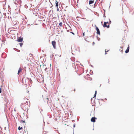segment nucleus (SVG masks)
<instances>
[{
	"label": "nucleus",
	"mask_w": 134,
	"mask_h": 134,
	"mask_svg": "<svg viewBox=\"0 0 134 134\" xmlns=\"http://www.w3.org/2000/svg\"><path fill=\"white\" fill-rule=\"evenodd\" d=\"M28 100L26 99H24L23 100V103L21 104L22 107L25 110L28 108L29 106V103L27 101Z\"/></svg>",
	"instance_id": "obj_1"
},
{
	"label": "nucleus",
	"mask_w": 134,
	"mask_h": 134,
	"mask_svg": "<svg viewBox=\"0 0 134 134\" xmlns=\"http://www.w3.org/2000/svg\"><path fill=\"white\" fill-rule=\"evenodd\" d=\"M95 26L96 27V29L97 31V34L100 35V33L98 28L96 26V25H95Z\"/></svg>",
	"instance_id": "obj_4"
},
{
	"label": "nucleus",
	"mask_w": 134,
	"mask_h": 134,
	"mask_svg": "<svg viewBox=\"0 0 134 134\" xmlns=\"http://www.w3.org/2000/svg\"><path fill=\"white\" fill-rule=\"evenodd\" d=\"M23 83L25 84V85H26L28 83V80L27 79H23Z\"/></svg>",
	"instance_id": "obj_3"
},
{
	"label": "nucleus",
	"mask_w": 134,
	"mask_h": 134,
	"mask_svg": "<svg viewBox=\"0 0 134 134\" xmlns=\"http://www.w3.org/2000/svg\"><path fill=\"white\" fill-rule=\"evenodd\" d=\"M127 49L128 50H129V45H128V47L127 48Z\"/></svg>",
	"instance_id": "obj_19"
},
{
	"label": "nucleus",
	"mask_w": 134,
	"mask_h": 134,
	"mask_svg": "<svg viewBox=\"0 0 134 134\" xmlns=\"http://www.w3.org/2000/svg\"><path fill=\"white\" fill-rule=\"evenodd\" d=\"M94 1L90 0L89 2V4L90 5L93 3Z\"/></svg>",
	"instance_id": "obj_9"
},
{
	"label": "nucleus",
	"mask_w": 134,
	"mask_h": 134,
	"mask_svg": "<svg viewBox=\"0 0 134 134\" xmlns=\"http://www.w3.org/2000/svg\"><path fill=\"white\" fill-rule=\"evenodd\" d=\"M129 50L127 49L126 51H125V52L126 53H127L129 52Z\"/></svg>",
	"instance_id": "obj_15"
},
{
	"label": "nucleus",
	"mask_w": 134,
	"mask_h": 134,
	"mask_svg": "<svg viewBox=\"0 0 134 134\" xmlns=\"http://www.w3.org/2000/svg\"><path fill=\"white\" fill-rule=\"evenodd\" d=\"M103 26L104 27H106L107 28H109V25L108 22H104Z\"/></svg>",
	"instance_id": "obj_2"
},
{
	"label": "nucleus",
	"mask_w": 134,
	"mask_h": 134,
	"mask_svg": "<svg viewBox=\"0 0 134 134\" xmlns=\"http://www.w3.org/2000/svg\"><path fill=\"white\" fill-rule=\"evenodd\" d=\"M22 129V127H20V126H19V127H18V130H20L21 129Z\"/></svg>",
	"instance_id": "obj_14"
},
{
	"label": "nucleus",
	"mask_w": 134,
	"mask_h": 134,
	"mask_svg": "<svg viewBox=\"0 0 134 134\" xmlns=\"http://www.w3.org/2000/svg\"><path fill=\"white\" fill-rule=\"evenodd\" d=\"M23 38L21 37H19L18 38L17 41L19 42H21L23 41Z\"/></svg>",
	"instance_id": "obj_6"
},
{
	"label": "nucleus",
	"mask_w": 134,
	"mask_h": 134,
	"mask_svg": "<svg viewBox=\"0 0 134 134\" xmlns=\"http://www.w3.org/2000/svg\"><path fill=\"white\" fill-rule=\"evenodd\" d=\"M23 134H28L27 131V130H25L23 132Z\"/></svg>",
	"instance_id": "obj_10"
},
{
	"label": "nucleus",
	"mask_w": 134,
	"mask_h": 134,
	"mask_svg": "<svg viewBox=\"0 0 134 134\" xmlns=\"http://www.w3.org/2000/svg\"><path fill=\"white\" fill-rule=\"evenodd\" d=\"M22 69L21 68H19L18 73V75H19L20 73V72L22 71Z\"/></svg>",
	"instance_id": "obj_8"
},
{
	"label": "nucleus",
	"mask_w": 134,
	"mask_h": 134,
	"mask_svg": "<svg viewBox=\"0 0 134 134\" xmlns=\"http://www.w3.org/2000/svg\"><path fill=\"white\" fill-rule=\"evenodd\" d=\"M71 32V33L72 34H73V35H74V34H74V32Z\"/></svg>",
	"instance_id": "obj_23"
},
{
	"label": "nucleus",
	"mask_w": 134,
	"mask_h": 134,
	"mask_svg": "<svg viewBox=\"0 0 134 134\" xmlns=\"http://www.w3.org/2000/svg\"><path fill=\"white\" fill-rule=\"evenodd\" d=\"M75 89L74 90V91H75Z\"/></svg>",
	"instance_id": "obj_28"
},
{
	"label": "nucleus",
	"mask_w": 134,
	"mask_h": 134,
	"mask_svg": "<svg viewBox=\"0 0 134 134\" xmlns=\"http://www.w3.org/2000/svg\"><path fill=\"white\" fill-rule=\"evenodd\" d=\"M43 99H44V100H46L44 98H43Z\"/></svg>",
	"instance_id": "obj_29"
},
{
	"label": "nucleus",
	"mask_w": 134,
	"mask_h": 134,
	"mask_svg": "<svg viewBox=\"0 0 134 134\" xmlns=\"http://www.w3.org/2000/svg\"><path fill=\"white\" fill-rule=\"evenodd\" d=\"M97 94V91H96L95 92V94Z\"/></svg>",
	"instance_id": "obj_24"
},
{
	"label": "nucleus",
	"mask_w": 134,
	"mask_h": 134,
	"mask_svg": "<svg viewBox=\"0 0 134 134\" xmlns=\"http://www.w3.org/2000/svg\"><path fill=\"white\" fill-rule=\"evenodd\" d=\"M83 36H85V34L84 32L83 33Z\"/></svg>",
	"instance_id": "obj_16"
},
{
	"label": "nucleus",
	"mask_w": 134,
	"mask_h": 134,
	"mask_svg": "<svg viewBox=\"0 0 134 134\" xmlns=\"http://www.w3.org/2000/svg\"><path fill=\"white\" fill-rule=\"evenodd\" d=\"M20 45L21 47L22 46L23 44L22 43H20Z\"/></svg>",
	"instance_id": "obj_17"
},
{
	"label": "nucleus",
	"mask_w": 134,
	"mask_h": 134,
	"mask_svg": "<svg viewBox=\"0 0 134 134\" xmlns=\"http://www.w3.org/2000/svg\"><path fill=\"white\" fill-rule=\"evenodd\" d=\"M16 23H17V22L16 21H15V24H16Z\"/></svg>",
	"instance_id": "obj_25"
},
{
	"label": "nucleus",
	"mask_w": 134,
	"mask_h": 134,
	"mask_svg": "<svg viewBox=\"0 0 134 134\" xmlns=\"http://www.w3.org/2000/svg\"><path fill=\"white\" fill-rule=\"evenodd\" d=\"M52 43L54 48H56V42L54 41H53L52 42Z\"/></svg>",
	"instance_id": "obj_5"
},
{
	"label": "nucleus",
	"mask_w": 134,
	"mask_h": 134,
	"mask_svg": "<svg viewBox=\"0 0 134 134\" xmlns=\"http://www.w3.org/2000/svg\"><path fill=\"white\" fill-rule=\"evenodd\" d=\"M55 4H56V6L58 7V2L57 1H56L55 2Z\"/></svg>",
	"instance_id": "obj_11"
},
{
	"label": "nucleus",
	"mask_w": 134,
	"mask_h": 134,
	"mask_svg": "<svg viewBox=\"0 0 134 134\" xmlns=\"http://www.w3.org/2000/svg\"><path fill=\"white\" fill-rule=\"evenodd\" d=\"M121 49H120V50L121 51V52L122 53L123 52V49H122V47H120Z\"/></svg>",
	"instance_id": "obj_12"
},
{
	"label": "nucleus",
	"mask_w": 134,
	"mask_h": 134,
	"mask_svg": "<svg viewBox=\"0 0 134 134\" xmlns=\"http://www.w3.org/2000/svg\"><path fill=\"white\" fill-rule=\"evenodd\" d=\"M96 94H94V97H96Z\"/></svg>",
	"instance_id": "obj_21"
},
{
	"label": "nucleus",
	"mask_w": 134,
	"mask_h": 134,
	"mask_svg": "<svg viewBox=\"0 0 134 134\" xmlns=\"http://www.w3.org/2000/svg\"><path fill=\"white\" fill-rule=\"evenodd\" d=\"M75 126L74 125V127H75Z\"/></svg>",
	"instance_id": "obj_30"
},
{
	"label": "nucleus",
	"mask_w": 134,
	"mask_h": 134,
	"mask_svg": "<svg viewBox=\"0 0 134 134\" xmlns=\"http://www.w3.org/2000/svg\"><path fill=\"white\" fill-rule=\"evenodd\" d=\"M1 93V90H0V93Z\"/></svg>",
	"instance_id": "obj_27"
},
{
	"label": "nucleus",
	"mask_w": 134,
	"mask_h": 134,
	"mask_svg": "<svg viewBox=\"0 0 134 134\" xmlns=\"http://www.w3.org/2000/svg\"><path fill=\"white\" fill-rule=\"evenodd\" d=\"M46 99H47V101H48V97H47V98H46Z\"/></svg>",
	"instance_id": "obj_18"
},
{
	"label": "nucleus",
	"mask_w": 134,
	"mask_h": 134,
	"mask_svg": "<svg viewBox=\"0 0 134 134\" xmlns=\"http://www.w3.org/2000/svg\"><path fill=\"white\" fill-rule=\"evenodd\" d=\"M47 68H45V71H46L47 70Z\"/></svg>",
	"instance_id": "obj_22"
},
{
	"label": "nucleus",
	"mask_w": 134,
	"mask_h": 134,
	"mask_svg": "<svg viewBox=\"0 0 134 134\" xmlns=\"http://www.w3.org/2000/svg\"><path fill=\"white\" fill-rule=\"evenodd\" d=\"M59 25L60 26L62 27V22L60 23L59 24Z\"/></svg>",
	"instance_id": "obj_13"
},
{
	"label": "nucleus",
	"mask_w": 134,
	"mask_h": 134,
	"mask_svg": "<svg viewBox=\"0 0 134 134\" xmlns=\"http://www.w3.org/2000/svg\"><path fill=\"white\" fill-rule=\"evenodd\" d=\"M105 54H106L107 53V52H108V51H106V50L105 49Z\"/></svg>",
	"instance_id": "obj_20"
},
{
	"label": "nucleus",
	"mask_w": 134,
	"mask_h": 134,
	"mask_svg": "<svg viewBox=\"0 0 134 134\" xmlns=\"http://www.w3.org/2000/svg\"><path fill=\"white\" fill-rule=\"evenodd\" d=\"M96 118L94 117H92L91 119V121L92 122H94L95 121V119H96Z\"/></svg>",
	"instance_id": "obj_7"
},
{
	"label": "nucleus",
	"mask_w": 134,
	"mask_h": 134,
	"mask_svg": "<svg viewBox=\"0 0 134 134\" xmlns=\"http://www.w3.org/2000/svg\"><path fill=\"white\" fill-rule=\"evenodd\" d=\"M57 10H59V9H58V7H57Z\"/></svg>",
	"instance_id": "obj_26"
}]
</instances>
